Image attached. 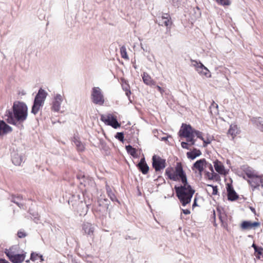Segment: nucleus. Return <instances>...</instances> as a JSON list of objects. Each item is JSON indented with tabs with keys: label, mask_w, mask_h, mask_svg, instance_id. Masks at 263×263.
I'll return each mask as SVG.
<instances>
[{
	"label": "nucleus",
	"mask_w": 263,
	"mask_h": 263,
	"mask_svg": "<svg viewBox=\"0 0 263 263\" xmlns=\"http://www.w3.org/2000/svg\"><path fill=\"white\" fill-rule=\"evenodd\" d=\"M174 172L183 184L180 186H175L176 194L182 205L185 206L191 202L195 190L188 184L186 174L180 163H177Z\"/></svg>",
	"instance_id": "f257e3e1"
},
{
	"label": "nucleus",
	"mask_w": 263,
	"mask_h": 263,
	"mask_svg": "<svg viewBox=\"0 0 263 263\" xmlns=\"http://www.w3.org/2000/svg\"><path fill=\"white\" fill-rule=\"evenodd\" d=\"M28 116V108L23 102H15L12 106V110H7L4 118L9 124L18 125L24 122Z\"/></svg>",
	"instance_id": "f03ea898"
},
{
	"label": "nucleus",
	"mask_w": 263,
	"mask_h": 263,
	"mask_svg": "<svg viewBox=\"0 0 263 263\" xmlns=\"http://www.w3.org/2000/svg\"><path fill=\"white\" fill-rule=\"evenodd\" d=\"M46 96L47 92L41 88L34 99L31 109V112L32 114L36 115L38 112L40 108L43 105Z\"/></svg>",
	"instance_id": "7ed1b4c3"
},
{
	"label": "nucleus",
	"mask_w": 263,
	"mask_h": 263,
	"mask_svg": "<svg viewBox=\"0 0 263 263\" xmlns=\"http://www.w3.org/2000/svg\"><path fill=\"white\" fill-rule=\"evenodd\" d=\"M91 100L95 104L102 105L104 103V96L99 87H93L91 92Z\"/></svg>",
	"instance_id": "20e7f679"
},
{
	"label": "nucleus",
	"mask_w": 263,
	"mask_h": 263,
	"mask_svg": "<svg viewBox=\"0 0 263 263\" xmlns=\"http://www.w3.org/2000/svg\"><path fill=\"white\" fill-rule=\"evenodd\" d=\"M152 165L156 172L163 170L166 166L165 160L160 156L154 155L152 158Z\"/></svg>",
	"instance_id": "39448f33"
},
{
	"label": "nucleus",
	"mask_w": 263,
	"mask_h": 263,
	"mask_svg": "<svg viewBox=\"0 0 263 263\" xmlns=\"http://www.w3.org/2000/svg\"><path fill=\"white\" fill-rule=\"evenodd\" d=\"M101 120L106 124L110 125L115 128H117L120 126L115 117L110 114L102 115Z\"/></svg>",
	"instance_id": "423d86ee"
},
{
	"label": "nucleus",
	"mask_w": 263,
	"mask_h": 263,
	"mask_svg": "<svg viewBox=\"0 0 263 263\" xmlns=\"http://www.w3.org/2000/svg\"><path fill=\"white\" fill-rule=\"evenodd\" d=\"M82 228L83 235H86L87 237H93L95 228L92 223L87 222H84Z\"/></svg>",
	"instance_id": "0eeeda50"
},
{
	"label": "nucleus",
	"mask_w": 263,
	"mask_h": 263,
	"mask_svg": "<svg viewBox=\"0 0 263 263\" xmlns=\"http://www.w3.org/2000/svg\"><path fill=\"white\" fill-rule=\"evenodd\" d=\"M194 129H193L190 125L182 124L181 128L179 131L180 136L185 138H190L194 136Z\"/></svg>",
	"instance_id": "6e6552de"
},
{
	"label": "nucleus",
	"mask_w": 263,
	"mask_h": 263,
	"mask_svg": "<svg viewBox=\"0 0 263 263\" xmlns=\"http://www.w3.org/2000/svg\"><path fill=\"white\" fill-rule=\"evenodd\" d=\"M63 101V98L60 94H57L52 102L51 109L53 111L58 112L60 110L61 105Z\"/></svg>",
	"instance_id": "1a4fd4ad"
},
{
	"label": "nucleus",
	"mask_w": 263,
	"mask_h": 263,
	"mask_svg": "<svg viewBox=\"0 0 263 263\" xmlns=\"http://www.w3.org/2000/svg\"><path fill=\"white\" fill-rule=\"evenodd\" d=\"M262 179L261 176L256 175L250 179H248L247 181L254 189L258 187L260 185Z\"/></svg>",
	"instance_id": "9d476101"
},
{
	"label": "nucleus",
	"mask_w": 263,
	"mask_h": 263,
	"mask_svg": "<svg viewBox=\"0 0 263 263\" xmlns=\"http://www.w3.org/2000/svg\"><path fill=\"white\" fill-rule=\"evenodd\" d=\"M12 128L3 120L0 121V136H3L11 133Z\"/></svg>",
	"instance_id": "9b49d317"
},
{
	"label": "nucleus",
	"mask_w": 263,
	"mask_h": 263,
	"mask_svg": "<svg viewBox=\"0 0 263 263\" xmlns=\"http://www.w3.org/2000/svg\"><path fill=\"white\" fill-rule=\"evenodd\" d=\"M260 223L258 222H252L250 221H244L241 224V229L243 230H250L259 227Z\"/></svg>",
	"instance_id": "f8f14e48"
},
{
	"label": "nucleus",
	"mask_w": 263,
	"mask_h": 263,
	"mask_svg": "<svg viewBox=\"0 0 263 263\" xmlns=\"http://www.w3.org/2000/svg\"><path fill=\"white\" fill-rule=\"evenodd\" d=\"M209 164H208L205 159H200L197 160L194 164V167L196 168L199 171L200 173L202 172L203 171L204 167L208 166L209 167Z\"/></svg>",
	"instance_id": "ddd939ff"
},
{
	"label": "nucleus",
	"mask_w": 263,
	"mask_h": 263,
	"mask_svg": "<svg viewBox=\"0 0 263 263\" xmlns=\"http://www.w3.org/2000/svg\"><path fill=\"white\" fill-rule=\"evenodd\" d=\"M228 198L229 200L234 201L238 199V196L234 190L232 186L228 184L227 187Z\"/></svg>",
	"instance_id": "4468645a"
},
{
	"label": "nucleus",
	"mask_w": 263,
	"mask_h": 263,
	"mask_svg": "<svg viewBox=\"0 0 263 263\" xmlns=\"http://www.w3.org/2000/svg\"><path fill=\"white\" fill-rule=\"evenodd\" d=\"M196 70L202 77L210 78L211 76V72L206 67H196Z\"/></svg>",
	"instance_id": "2eb2a0df"
},
{
	"label": "nucleus",
	"mask_w": 263,
	"mask_h": 263,
	"mask_svg": "<svg viewBox=\"0 0 263 263\" xmlns=\"http://www.w3.org/2000/svg\"><path fill=\"white\" fill-rule=\"evenodd\" d=\"M137 166L143 174H146L148 173L149 167L146 163L144 158H143L140 160V161L138 164Z\"/></svg>",
	"instance_id": "dca6fc26"
},
{
	"label": "nucleus",
	"mask_w": 263,
	"mask_h": 263,
	"mask_svg": "<svg viewBox=\"0 0 263 263\" xmlns=\"http://www.w3.org/2000/svg\"><path fill=\"white\" fill-rule=\"evenodd\" d=\"M12 163L15 165H20L24 161V157L21 154L14 153L12 156Z\"/></svg>",
	"instance_id": "f3484780"
},
{
	"label": "nucleus",
	"mask_w": 263,
	"mask_h": 263,
	"mask_svg": "<svg viewBox=\"0 0 263 263\" xmlns=\"http://www.w3.org/2000/svg\"><path fill=\"white\" fill-rule=\"evenodd\" d=\"M25 258V254L17 253L16 255H14V256L11 258L9 260L12 263H22L24 260Z\"/></svg>",
	"instance_id": "a211bd4d"
},
{
	"label": "nucleus",
	"mask_w": 263,
	"mask_h": 263,
	"mask_svg": "<svg viewBox=\"0 0 263 263\" xmlns=\"http://www.w3.org/2000/svg\"><path fill=\"white\" fill-rule=\"evenodd\" d=\"M142 79L143 82L147 85L151 86L156 85L155 82H154L151 77L146 72H144L142 75Z\"/></svg>",
	"instance_id": "6ab92c4d"
},
{
	"label": "nucleus",
	"mask_w": 263,
	"mask_h": 263,
	"mask_svg": "<svg viewBox=\"0 0 263 263\" xmlns=\"http://www.w3.org/2000/svg\"><path fill=\"white\" fill-rule=\"evenodd\" d=\"M17 248V247L16 246H14L9 249L5 250V253L9 259L17 253L16 251Z\"/></svg>",
	"instance_id": "aec40b11"
},
{
	"label": "nucleus",
	"mask_w": 263,
	"mask_h": 263,
	"mask_svg": "<svg viewBox=\"0 0 263 263\" xmlns=\"http://www.w3.org/2000/svg\"><path fill=\"white\" fill-rule=\"evenodd\" d=\"M214 167L216 172L220 174H224L226 172L224 166L220 161L216 160L214 162Z\"/></svg>",
	"instance_id": "412c9836"
},
{
	"label": "nucleus",
	"mask_w": 263,
	"mask_h": 263,
	"mask_svg": "<svg viewBox=\"0 0 263 263\" xmlns=\"http://www.w3.org/2000/svg\"><path fill=\"white\" fill-rule=\"evenodd\" d=\"M239 133V130L236 125H231L230 128L228 130V134L231 136L232 138Z\"/></svg>",
	"instance_id": "4be33fe9"
},
{
	"label": "nucleus",
	"mask_w": 263,
	"mask_h": 263,
	"mask_svg": "<svg viewBox=\"0 0 263 263\" xmlns=\"http://www.w3.org/2000/svg\"><path fill=\"white\" fill-rule=\"evenodd\" d=\"M201 155V152L200 150L196 148H194L192 152H187L186 155L188 158L194 160L197 157L200 156Z\"/></svg>",
	"instance_id": "5701e85b"
},
{
	"label": "nucleus",
	"mask_w": 263,
	"mask_h": 263,
	"mask_svg": "<svg viewBox=\"0 0 263 263\" xmlns=\"http://www.w3.org/2000/svg\"><path fill=\"white\" fill-rule=\"evenodd\" d=\"M252 121L263 132V119L261 117L254 118Z\"/></svg>",
	"instance_id": "b1692460"
},
{
	"label": "nucleus",
	"mask_w": 263,
	"mask_h": 263,
	"mask_svg": "<svg viewBox=\"0 0 263 263\" xmlns=\"http://www.w3.org/2000/svg\"><path fill=\"white\" fill-rule=\"evenodd\" d=\"M122 87L123 90L125 92L126 95L128 97L129 100H130L129 96L131 94L130 87L126 81L124 79H122Z\"/></svg>",
	"instance_id": "393cba45"
},
{
	"label": "nucleus",
	"mask_w": 263,
	"mask_h": 263,
	"mask_svg": "<svg viewBox=\"0 0 263 263\" xmlns=\"http://www.w3.org/2000/svg\"><path fill=\"white\" fill-rule=\"evenodd\" d=\"M106 190L108 196L110 198L111 200H112V201L118 200L115 194L111 189L110 187L107 184H106Z\"/></svg>",
	"instance_id": "a878e982"
},
{
	"label": "nucleus",
	"mask_w": 263,
	"mask_h": 263,
	"mask_svg": "<svg viewBox=\"0 0 263 263\" xmlns=\"http://www.w3.org/2000/svg\"><path fill=\"white\" fill-rule=\"evenodd\" d=\"M73 142L74 143V144L76 145L78 151H83L84 150V145L81 141H80L79 138L74 137Z\"/></svg>",
	"instance_id": "bb28decb"
},
{
	"label": "nucleus",
	"mask_w": 263,
	"mask_h": 263,
	"mask_svg": "<svg viewBox=\"0 0 263 263\" xmlns=\"http://www.w3.org/2000/svg\"><path fill=\"white\" fill-rule=\"evenodd\" d=\"M209 167L211 169L212 172H206L205 176L209 180H212L216 177L217 174L214 173L212 165L211 164H209Z\"/></svg>",
	"instance_id": "cd10ccee"
},
{
	"label": "nucleus",
	"mask_w": 263,
	"mask_h": 263,
	"mask_svg": "<svg viewBox=\"0 0 263 263\" xmlns=\"http://www.w3.org/2000/svg\"><path fill=\"white\" fill-rule=\"evenodd\" d=\"M99 205H104L105 208L106 209V211H110L109 209V206H110V202L107 199H100L99 200Z\"/></svg>",
	"instance_id": "c85d7f7f"
},
{
	"label": "nucleus",
	"mask_w": 263,
	"mask_h": 263,
	"mask_svg": "<svg viewBox=\"0 0 263 263\" xmlns=\"http://www.w3.org/2000/svg\"><path fill=\"white\" fill-rule=\"evenodd\" d=\"M22 200V197H12L11 201L17 204L20 208L23 206V203L21 202Z\"/></svg>",
	"instance_id": "c756f323"
},
{
	"label": "nucleus",
	"mask_w": 263,
	"mask_h": 263,
	"mask_svg": "<svg viewBox=\"0 0 263 263\" xmlns=\"http://www.w3.org/2000/svg\"><path fill=\"white\" fill-rule=\"evenodd\" d=\"M126 149L128 154L133 156H134L136 153V149L133 148L131 145H128L126 146Z\"/></svg>",
	"instance_id": "7c9ffc66"
},
{
	"label": "nucleus",
	"mask_w": 263,
	"mask_h": 263,
	"mask_svg": "<svg viewBox=\"0 0 263 263\" xmlns=\"http://www.w3.org/2000/svg\"><path fill=\"white\" fill-rule=\"evenodd\" d=\"M120 50L121 57L125 59H128L126 47L124 46H122Z\"/></svg>",
	"instance_id": "2f4dec72"
},
{
	"label": "nucleus",
	"mask_w": 263,
	"mask_h": 263,
	"mask_svg": "<svg viewBox=\"0 0 263 263\" xmlns=\"http://www.w3.org/2000/svg\"><path fill=\"white\" fill-rule=\"evenodd\" d=\"M245 174L249 179L256 175L255 173L250 168L246 169L245 171Z\"/></svg>",
	"instance_id": "473e14b6"
},
{
	"label": "nucleus",
	"mask_w": 263,
	"mask_h": 263,
	"mask_svg": "<svg viewBox=\"0 0 263 263\" xmlns=\"http://www.w3.org/2000/svg\"><path fill=\"white\" fill-rule=\"evenodd\" d=\"M171 24H172V22L170 19H166V20L165 19V20H161L160 22L159 23V25H161V26L164 25L165 26L167 27V26L171 25Z\"/></svg>",
	"instance_id": "72a5a7b5"
},
{
	"label": "nucleus",
	"mask_w": 263,
	"mask_h": 263,
	"mask_svg": "<svg viewBox=\"0 0 263 263\" xmlns=\"http://www.w3.org/2000/svg\"><path fill=\"white\" fill-rule=\"evenodd\" d=\"M208 186L210 187L212 189V194L213 195H216L218 193V189L217 186H213L212 185H208Z\"/></svg>",
	"instance_id": "f704fd0d"
},
{
	"label": "nucleus",
	"mask_w": 263,
	"mask_h": 263,
	"mask_svg": "<svg viewBox=\"0 0 263 263\" xmlns=\"http://www.w3.org/2000/svg\"><path fill=\"white\" fill-rule=\"evenodd\" d=\"M256 256L258 259H262L263 260V252H262V249L261 248H259L257 252H256Z\"/></svg>",
	"instance_id": "c9c22d12"
},
{
	"label": "nucleus",
	"mask_w": 263,
	"mask_h": 263,
	"mask_svg": "<svg viewBox=\"0 0 263 263\" xmlns=\"http://www.w3.org/2000/svg\"><path fill=\"white\" fill-rule=\"evenodd\" d=\"M115 137L120 141L123 142L124 140V135L122 133H117Z\"/></svg>",
	"instance_id": "e433bc0d"
},
{
	"label": "nucleus",
	"mask_w": 263,
	"mask_h": 263,
	"mask_svg": "<svg viewBox=\"0 0 263 263\" xmlns=\"http://www.w3.org/2000/svg\"><path fill=\"white\" fill-rule=\"evenodd\" d=\"M216 1L222 5H229L230 4V0H216Z\"/></svg>",
	"instance_id": "4c0bfd02"
},
{
	"label": "nucleus",
	"mask_w": 263,
	"mask_h": 263,
	"mask_svg": "<svg viewBox=\"0 0 263 263\" xmlns=\"http://www.w3.org/2000/svg\"><path fill=\"white\" fill-rule=\"evenodd\" d=\"M174 172L172 171V168H167L165 170V174L168 176L169 178L171 177Z\"/></svg>",
	"instance_id": "58836bf2"
},
{
	"label": "nucleus",
	"mask_w": 263,
	"mask_h": 263,
	"mask_svg": "<svg viewBox=\"0 0 263 263\" xmlns=\"http://www.w3.org/2000/svg\"><path fill=\"white\" fill-rule=\"evenodd\" d=\"M170 179L174 181H178L180 179L174 172Z\"/></svg>",
	"instance_id": "ea45409f"
},
{
	"label": "nucleus",
	"mask_w": 263,
	"mask_h": 263,
	"mask_svg": "<svg viewBox=\"0 0 263 263\" xmlns=\"http://www.w3.org/2000/svg\"><path fill=\"white\" fill-rule=\"evenodd\" d=\"M195 135H196L199 139H201L202 137L201 132L198 130H194V136H195Z\"/></svg>",
	"instance_id": "a19ab883"
},
{
	"label": "nucleus",
	"mask_w": 263,
	"mask_h": 263,
	"mask_svg": "<svg viewBox=\"0 0 263 263\" xmlns=\"http://www.w3.org/2000/svg\"><path fill=\"white\" fill-rule=\"evenodd\" d=\"M17 236L19 238H24L26 236V233L24 231H19L17 232Z\"/></svg>",
	"instance_id": "79ce46f5"
},
{
	"label": "nucleus",
	"mask_w": 263,
	"mask_h": 263,
	"mask_svg": "<svg viewBox=\"0 0 263 263\" xmlns=\"http://www.w3.org/2000/svg\"><path fill=\"white\" fill-rule=\"evenodd\" d=\"M212 139L211 138H207L205 140H204L203 146L205 147L208 144L211 143Z\"/></svg>",
	"instance_id": "37998d69"
},
{
	"label": "nucleus",
	"mask_w": 263,
	"mask_h": 263,
	"mask_svg": "<svg viewBox=\"0 0 263 263\" xmlns=\"http://www.w3.org/2000/svg\"><path fill=\"white\" fill-rule=\"evenodd\" d=\"M219 220H220L221 222V225L223 227H226V223L224 222L223 220V217H222V216L221 215V213H219Z\"/></svg>",
	"instance_id": "c03bdc74"
},
{
	"label": "nucleus",
	"mask_w": 263,
	"mask_h": 263,
	"mask_svg": "<svg viewBox=\"0 0 263 263\" xmlns=\"http://www.w3.org/2000/svg\"><path fill=\"white\" fill-rule=\"evenodd\" d=\"M194 136H192L190 138H186L187 141L191 143V145H194L195 143V141L194 140Z\"/></svg>",
	"instance_id": "a18cd8bd"
},
{
	"label": "nucleus",
	"mask_w": 263,
	"mask_h": 263,
	"mask_svg": "<svg viewBox=\"0 0 263 263\" xmlns=\"http://www.w3.org/2000/svg\"><path fill=\"white\" fill-rule=\"evenodd\" d=\"M166 20V19H170V15L167 13H164L162 15V16H161V20Z\"/></svg>",
	"instance_id": "49530a36"
},
{
	"label": "nucleus",
	"mask_w": 263,
	"mask_h": 263,
	"mask_svg": "<svg viewBox=\"0 0 263 263\" xmlns=\"http://www.w3.org/2000/svg\"><path fill=\"white\" fill-rule=\"evenodd\" d=\"M181 146L182 148H185L187 149H189V147L187 146V143L186 142H182L181 143Z\"/></svg>",
	"instance_id": "de8ad7c7"
},
{
	"label": "nucleus",
	"mask_w": 263,
	"mask_h": 263,
	"mask_svg": "<svg viewBox=\"0 0 263 263\" xmlns=\"http://www.w3.org/2000/svg\"><path fill=\"white\" fill-rule=\"evenodd\" d=\"M37 257H38V255L35 254L34 253H33L31 254V259L32 260H36Z\"/></svg>",
	"instance_id": "09e8293b"
},
{
	"label": "nucleus",
	"mask_w": 263,
	"mask_h": 263,
	"mask_svg": "<svg viewBox=\"0 0 263 263\" xmlns=\"http://www.w3.org/2000/svg\"><path fill=\"white\" fill-rule=\"evenodd\" d=\"M156 87L158 90L161 93V95H162L163 92L164 91V89L158 85H157Z\"/></svg>",
	"instance_id": "8fccbe9b"
},
{
	"label": "nucleus",
	"mask_w": 263,
	"mask_h": 263,
	"mask_svg": "<svg viewBox=\"0 0 263 263\" xmlns=\"http://www.w3.org/2000/svg\"><path fill=\"white\" fill-rule=\"evenodd\" d=\"M182 212L185 215H188L190 214V211L188 209L182 210Z\"/></svg>",
	"instance_id": "3c124183"
},
{
	"label": "nucleus",
	"mask_w": 263,
	"mask_h": 263,
	"mask_svg": "<svg viewBox=\"0 0 263 263\" xmlns=\"http://www.w3.org/2000/svg\"><path fill=\"white\" fill-rule=\"evenodd\" d=\"M218 105L216 103H215L214 102H213L212 104L211 105L210 108H211L212 107H215L216 109L218 108Z\"/></svg>",
	"instance_id": "603ef678"
},
{
	"label": "nucleus",
	"mask_w": 263,
	"mask_h": 263,
	"mask_svg": "<svg viewBox=\"0 0 263 263\" xmlns=\"http://www.w3.org/2000/svg\"><path fill=\"white\" fill-rule=\"evenodd\" d=\"M252 247L254 248L255 252L258 251L259 248H258L257 247L255 244H253Z\"/></svg>",
	"instance_id": "864d4df0"
},
{
	"label": "nucleus",
	"mask_w": 263,
	"mask_h": 263,
	"mask_svg": "<svg viewBox=\"0 0 263 263\" xmlns=\"http://www.w3.org/2000/svg\"><path fill=\"white\" fill-rule=\"evenodd\" d=\"M213 218L214 219V220L215 221L216 214H215V211L214 210H213Z\"/></svg>",
	"instance_id": "5fc2aeb1"
},
{
	"label": "nucleus",
	"mask_w": 263,
	"mask_h": 263,
	"mask_svg": "<svg viewBox=\"0 0 263 263\" xmlns=\"http://www.w3.org/2000/svg\"><path fill=\"white\" fill-rule=\"evenodd\" d=\"M167 138H168V137H163V138H162L161 140L166 141V140H167Z\"/></svg>",
	"instance_id": "6e6d98bb"
},
{
	"label": "nucleus",
	"mask_w": 263,
	"mask_h": 263,
	"mask_svg": "<svg viewBox=\"0 0 263 263\" xmlns=\"http://www.w3.org/2000/svg\"><path fill=\"white\" fill-rule=\"evenodd\" d=\"M196 205V199H195L194 202V203L193 204V207H194Z\"/></svg>",
	"instance_id": "4d7b16f0"
},
{
	"label": "nucleus",
	"mask_w": 263,
	"mask_h": 263,
	"mask_svg": "<svg viewBox=\"0 0 263 263\" xmlns=\"http://www.w3.org/2000/svg\"><path fill=\"white\" fill-rule=\"evenodd\" d=\"M260 185H261V186L263 187V179H262L261 180V184Z\"/></svg>",
	"instance_id": "13d9d810"
},
{
	"label": "nucleus",
	"mask_w": 263,
	"mask_h": 263,
	"mask_svg": "<svg viewBox=\"0 0 263 263\" xmlns=\"http://www.w3.org/2000/svg\"><path fill=\"white\" fill-rule=\"evenodd\" d=\"M200 139H201L203 142H204V140H205V139L203 137Z\"/></svg>",
	"instance_id": "bf43d9fd"
},
{
	"label": "nucleus",
	"mask_w": 263,
	"mask_h": 263,
	"mask_svg": "<svg viewBox=\"0 0 263 263\" xmlns=\"http://www.w3.org/2000/svg\"><path fill=\"white\" fill-rule=\"evenodd\" d=\"M141 48H142V49H143V50H144V48H143V47H142V44H141Z\"/></svg>",
	"instance_id": "052dcab7"
},
{
	"label": "nucleus",
	"mask_w": 263,
	"mask_h": 263,
	"mask_svg": "<svg viewBox=\"0 0 263 263\" xmlns=\"http://www.w3.org/2000/svg\"><path fill=\"white\" fill-rule=\"evenodd\" d=\"M40 257L41 258V260H43V259H42V256H40Z\"/></svg>",
	"instance_id": "680f3d73"
},
{
	"label": "nucleus",
	"mask_w": 263,
	"mask_h": 263,
	"mask_svg": "<svg viewBox=\"0 0 263 263\" xmlns=\"http://www.w3.org/2000/svg\"><path fill=\"white\" fill-rule=\"evenodd\" d=\"M200 66H203L204 65L201 64Z\"/></svg>",
	"instance_id": "e2e57ef3"
},
{
	"label": "nucleus",
	"mask_w": 263,
	"mask_h": 263,
	"mask_svg": "<svg viewBox=\"0 0 263 263\" xmlns=\"http://www.w3.org/2000/svg\"><path fill=\"white\" fill-rule=\"evenodd\" d=\"M181 0H177V1H181Z\"/></svg>",
	"instance_id": "0e129e2a"
}]
</instances>
